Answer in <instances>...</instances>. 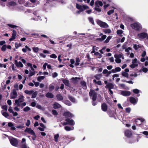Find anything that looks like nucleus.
Segmentation results:
<instances>
[{"instance_id": "nucleus-1", "label": "nucleus", "mask_w": 148, "mask_h": 148, "mask_svg": "<svg viewBox=\"0 0 148 148\" xmlns=\"http://www.w3.org/2000/svg\"><path fill=\"white\" fill-rule=\"evenodd\" d=\"M24 132H27L29 134H31L33 136L32 139L33 140H36V136L35 133L34 131L30 128L26 127L24 130Z\"/></svg>"}, {"instance_id": "nucleus-2", "label": "nucleus", "mask_w": 148, "mask_h": 148, "mask_svg": "<svg viewBox=\"0 0 148 148\" xmlns=\"http://www.w3.org/2000/svg\"><path fill=\"white\" fill-rule=\"evenodd\" d=\"M130 26L133 29L136 30H139L140 29L142 28L141 24L138 23H135L131 24Z\"/></svg>"}, {"instance_id": "nucleus-3", "label": "nucleus", "mask_w": 148, "mask_h": 148, "mask_svg": "<svg viewBox=\"0 0 148 148\" xmlns=\"http://www.w3.org/2000/svg\"><path fill=\"white\" fill-rule=\"evenodd\" d=\"M97 23V24L101 28H106L109 27L108 25L106 23L100 20H98Z\"/></svg>"}, {"instance_id": "nucleus-4", "label": "nucleus", "mask_w": 148, "mask_h": 148, "mask_svg": "<svg viewBox=\"0 0 148 148\" xmlns=\"http://www.w3.org/2000/svg\"><path fill=\"white\" fill-rule=\"evenodd\" d=\"M76 7L81 12H82L86 9L89 8V7L86 5H80L78 4H76Z\"/></svg>"}, {"instance_id": "nucleus-5", "label": "nucleus", "mask_w": 148, "mask_h": 148, "mask_svg": "<svg viewBox=\"0 0 148 148\" xmlns=\"http://www.w3.org/2000/svg\"><path fill=\"white\" fill-rule=\"evenodd\" d=\"M114 57L116 59L115 61L117 63H120L121 62V58H122L123 59H124L123 56L121 54H116L114 55Z\"/></svg>"}, {"instance_id": "nucleus-6", "label": "nucleus", "mask_w": 148, "mask_h": 148, "mask_svg": "<svg viewBox=\"0 0 148 148\" xmlns=\"http://www.w3.org/2000/svg\"><path fill=\"white\" fill-rule=\"evenodd\" d=\"M89 94L90 97H92L93 101L96 100L97 94L94 90H91L89 92Z\"/></svg>"}, {"instance_id": "nucleus-7", "label": "nucleus", "mask_w": 148, "mask_h": 148, "mask_svg": "<svg viewBox=\"0 0 148 148\" xmlns=\"http://www.w3.org/2000/svg\"><path fill=\"white\" fill-rule=\"evenodd\" d=\"M15 105H16L18 107L23 108L26 105V102H22L17 100H15Z\"/></svg>"}, {"instance_id": "nucleus-8", "label": "nucleus", "mask_w": 148, "mask_h": 148, "mask_svg": "<svg viewBox=\"0 0 148 148\" xmlns=\"http://www.w3.org/2000/svg\"><path fill=\"white\" fill-rule=\"evenodd\" d=\"M10 141L12 145L15 147H17L18 142L17 139L14 138H12L10 139Z\"/></svg>"}, {"instance_id": "nucleus-9", "label": "nucleus", "mask_w": 148, "mask_h": 148, "mask_svg": "<svg viewBox=\"0 0 148 148\" xmlns=\"http://www.w3.org/2000/svg\"><path fill=\"white\" fill-rule=\"evenodd\" d=\"M143 47V46L141 44H133V48L136 51H138L140 49H142Z\"/></svg>"}, {"instance_id": "nucleus-10", "label": "nucleus", "mask_w": 148, "mask_h": 148, "mask_svg": "<svg viewBox=\"0 0 148 148\" xmlns=\"http://www.w3.org/2000/svg\"><path fill=\"white\" fill-rule=\"evenodd\" d=\"M138 37L140 39H144L147 37L148 39V35H147V34L145 32L140 33L138 34Z\"/></svg>"}, {"instance_id": "nucleus-11", "label": "nucleus", "mask_w": 148, "mask_h": 148, "mask_svg": "<svg viewBox=\"0 0 148 148\" xmlns=\"http://www.w3.org/2000/svg\"><path fill=\"white\" fill-rule=\"evenodd\" d=\"M132 64L130 65V67L132 69L138 66L136 58H135L133 59L132 61Z\"/></svg>"}, {"instance_id": "nucleus-12", "label": "nucleus", "mask_w": 148, "mask_h": 148, "mask_svg": "<svg viewBox=\"0 0 148 148\" xmlns=\"http://www.w3.org/2000/svg\"><path fill=\"white\" fill-rule=\"evenodd\" d=\"M145 120L144 119H137L135 121V122L136 125H142V123L144 122Z\"/></svg>"}, {"instance_id": "nucleus-13", "label": "nucleus", "mask_w": 148, "mask_h": 148, "mask_svg": "<svg viewBox=\"0 0 148 148\" xmlns=\"http://www.w3.org/2000/svg\"><path fill=\"white\" fill-rule=\"evenodd\" d=\"M99 35V36H101V38H97V40L101 42L103 41L107 37V36L106 35H103V34L102 33H100Z\"/></svg>"}, {"instance_id": "nucleus-14", "label": "nucleus", "mask_w": 148, "mask_h": 148, "mask_svg": "<svg viewBox=\"0 0 148 148\" xmlns=\"http://www.w3.org/2000/svg\"><path fill=\"white\" fill-rule=\"evenodd\" d=\"M130 102L132 104H136L138 101V98L133 97H130Z\"/></svg>"}, {"instance_id": "nucleus-15", "label": "nucleus", "mask_w": 148, "mask_h": 148, "mask_svg": "<svg viewBox=\"0 0 148 148\" xmlns=\"http://www.w3.org/2000/svg\"><path fill=\"white\" fill-rule=\"evenodd\" d=\"M11 99H15L17 96V94L16 91L15 90H13L11 94Z\"/></svg>"}, {"instance_id": "nucleus-16", "label": "nucleus", "mask_w": 148, "mask_h": 148, "mask_svg": "<svg viewBox=\"0 0 148 148\" xmlns=\"http://www.w3.org/2000/svg\"><path fill=\"white\" fill-rule=\"evenodd\" d=\"M16 34V32L15 30H13V33L12 34V37L9 39V40L12 41L15 39Z\"/></svg>"}, {"instance_id": "nucleus-17", "label": "nucleus", "mask_w": 148, "mask_h": 148, "mask_svg": "<svg viewBox=\"0 0 148 148\" xmlns=\"http://www.w3.org/2000/svg\"><path fill=\"white\" fill-rule=\"evenodd\" d=\"M121 94L125 96H128L130 95L131 92L130 91H122Z\"/></svg>"}, {"instance_id": "nucleus-18", "label": "nucleus", "mask_w": 148, "mask_h": 148, "mask_svg": "<svg viewBox=\"0 0 148 148\" xmlns=\"http://www.w3.org/2000/svg\"><path fill=\"white\" fill-rule=\"evenodd\" d=\"M65 121L68 122V124L71 125H74L75 124V122L72 119H69L66 118Z\"/></svg>"}, {"instance_id": "nucleus-19", "label": "nucleus", "mask_w": 148, "mask_h": 148, "mask_svg": "<svg viewBox=\"0 0 148 148\" xmlns=\"http://www.w3.org/2000/svg\"><path fill=\"white\" fill-rule=\"evenodd\" d=\"M15 64L17 67L22 68L23 66V65L21 62H18L16 60H15Z\"/></svg>"}, {"instance_id": "nucleus-20", "label": "nucleus", "mask_w": 148, "mask_h": 148, "mask_svg": "<svg viewBox=\"0 0 148 148\" xmlns=\"http://www.w3.org/2000/svg\"><path fill=\"white\" fill-rule=\"evenodd\" d=\"M63 116L66 117H73V115L69 111H66L64 112L63 113Z\"/></svg>"}, {"instance_id": "nucleus-21", "label": "nucleus", "mask_w": 148, "mask_h": 148, "mask_svg": "<svg viewBox=\"0 0 148 148\" xmlns=\"http://www.w3.org/2000/svg\"><path fill=\"white\" fill-rule=\"evenodd\" d=\"M103 5V3L101 1L97 0L96 1L95 3V6L99 7L100 6L101 7Z\"/></svg>"}, {"instance_id": "nucleus-22", "label": "nucleus", "mask_w": 148, "mask_h": 148, "mask_svg": "<svg viewBox=\"0 0 148 148\" xmlns=\"http://www.w3.org/2000/svg\"><path fill=\"white\" fill-rule=\"evenodd\" d=\"M106 88H108L109 89H113L114 88V85L111 83H107L106 84Z\"/></svg>"}, {"instance_id": "nucleus-23", "label": "nucleus", "mask_w": 148, "mask_h": 148, "mask_svg": "<svg viewBox=\"0 0 148 148\" xmlns=\"http://www.w3.org/2000/svg\"><path fill=\"white\" fill-rule=\"evenodd\" d=\"M125 136L128 137H129L132 135L131 131L129 130H126L125 132Z\"/></svg>"}, {"instance_id": "nucleus-24", "label": "nucleus", "mask_w": 148, "mask_h": 148, "mask_svg": "<svg viewBox=\"0 0 148 148\" xmlns=\"http://www.w3.org/2000/svg\"><path fill=\"white\" fill-rule=\"evenodd\" d=\"M101 108L103 111H106L107 109V106L105 103H103L101 105Z\"/></svg>"}, {"instance_id": "nucleus-25", "label": "nucleus", "mask_w": 148, "mask_h": 148, "mask_svg": "<svg viewBox=\"0 0 148 148\" xmlns=\"http://www.w3.org/2000/svg\"><path fill=\"white\" fill-rule=\"evenodd\" d=\"M25 48H23L22 51L24 53H26L27 50L29 51H31V49L29 48L27 45H26Z\"/></svg>"}, {"instance_id": "nucleus-26", "label": "nucleus", "mask_w": 148, "mask_h": 148, "mask_svg": "<svg viewBox=\"0 0 148 148\" xmlns=\"http://www.w3.org/2000/svg\"><path fill=\"white\" fill-rule=\"evenodd\" d=\"M80 84L83 88L84 89H86L87 86L86 82L84 81H82L81 82Z\"/></svg>"}, {"instance_id": "nucleus-27", "label": "nucleus", "mask_w": 148, "mask_h": 148, "mask_svg": "<svg viewBox=\"0 0 148 148\" xmlns=\"http://www.w3.org/2000/svg\"><path fill=\"white\" fill-rule=\"evenodd\" d=\"M103 32L106 34H111L112 33L111 30L110 29H103Z\"/></svg>"}, {"instance_id": "nucleus-28", "label": "nucleus", "mask_w": 148, "mask_h": 148, "mask_svg": "<svg viewBox=\"0 0 148 148\" xmlns=\"http://www.w3.org/2000/svg\"><path fill=\"white\" fill-rule=\"evenodd\" d=\"M61 106L58 103L56 102L53 105V108L55 109L60 108Z\"/></svg>"}, {"instance_id": "nucleus-29", "label": "nucleus", "mask_w": 148, "mask_h": 148, "mask_svg": "<svg viewBox=\"0 0 148 148\" xmlns=\"http://www.w3.org/2000/svg\"><path fill=\"white\" fill-rule=\"evenodd\" d=\"M21 102H23L25 101L24 97L23 95H21L18 99H16Z\"/></svg>"}, {"instance_id": "nucleus-30", "label": "nucleus", "mask_w": 148, "mask_h": 148, "mask_svg": "<svg viewBox=\"0 0 148 148\" xmlns=\"http://www.w3.org/2000/svg\"><path fill=\"white\" fill-rule=\"evenodd\" d=\"M45 96L47 97L50 98H52L54 97L53 94L52 93L49 92L47 93Z\"/></svg>"}, {"instance_id": "nucleus-31", "label": "nucleus", "mask_w": 148, "mask_h": 148, "mask_svg": "<svg viewBox=\"0 0 148 148\" xmlns=\"http://www.w3.org/2000/svg\"><path fill=\"white\" fill-rule=\"evenodd\" d=\"M8 126L10 127V129L12 130H16V128L14 127L13 124L11 122L9 123L8 124Z\"/></svg>"}, {"instance_id": "nucleus-32", "label": "nucleus", "mask_w": 148, "mask_h": 148, "mask_svg": "<svg viewBox=\"0 0 148 148\" xmlns=\"http://www.w3.org/2000/svg\"><path fill=\"white\" fill-rule=\"evenodd\" d=\"M121 71V69L119 67H116L114 69H112V73H114L116 72H119Z\"/></svg>"}, {"instance_id": "nucleus-33", "label": "nucleus", "mask_w": 148, "mask_h": 148, "mask_svg": "<svg viewBox=\"0 0 148 148\" xmlns=\"http://www.w3.org/2000/svg\"><path fill=\"white\" fill-rule=\"evenodd\" d=\"M71 79L74 83H77L80 79V78L76 77H73Z\"/></svg>"}, {"instance_id": "nucleus-34", "label": "nucleus", "mask_w": 148, "mask_h": 148, "mask_svg": "<svg viewBox=\"0 0 148 148\" xmlns=\"http://www.w3.org/2000/svg\"><path fill=\"white\" fill-rule=\"evenodd\" d=\"M57 99L60 101H62L63 99V97L60 94H58L56 95Z\"/></svg>"}, {"instance_id": "nucleus-35", "label": "nucleus", "mask_w": 148, "mask_h": 148, "mask_svg": "<svg viewBox=\"0 0 148 148\" xmlns=\"http://www.w3.org/2000/svg\"><path fill=\"white\" fill-rule=\"evenodd\" d=\"M63 82L65 84V85L68 86H70V84L69 83V81L66 79H64L63 80Z\"/></svg>"}, {"instance_id": "nucleus-36", "label": "nucleus", "mask_w": 148, "mask_h": 148, "mask_svg": "<svg viewBox=\"0 0 148 148\" xmlns=\"http://www.w3.org/2000/svg\"><path fill=\"white\" fill-rule=\"evenodd\" d=\"M123 31L121 30H118L116 31L117 34L119 35L120 36L122 37L123 36L122 34H123Z\"/></svg>"}, {"instance_id": "nucleus-37", "label": "nucleus", "mask_w": 148, "mask_h": 148, "mask_svg": "<svg viewBox=\"0 0 148 148\" xmlns=\"http://www.w3.org/2000/svg\"><path fill=\"white\" fill-rule=\"evenodd\" d=\"M59 136V134H57L54 135V141L56 142H58V138Z\"/></svg>"}, {"instance_id": "nucleus-38", "label": "nucleus", "mask_w": 148, "mask_h": 148, "mask_svg": "<svg viewBox=\"0 0 148 148\" xmlns=\"http://www.w3.org/2000/svg\"><path fill=\"white\" fill-rule=\"evenodd\" d=\"M1 113L6 118H8L9 116L7 112H4L3 110L1 111Z\"/></svg>"}, {"instance_id": "nucleus-39", "label": "nucleus", "mask_w": 148, "mask_h": 148, "mask_svg": "<svg viewBox=\"0 0 148 148\" xmlns=\"http://www.w3.org/2000/svg\"><path fill=\"white\" fill-rule=\"evenodd\" d=\"M80 62L79 58H77L76 59L75 63V65L76 66H78L79 64V62Z\"/></svg>"}, {"instance_id": "nucleus-40", "label": "nucleus", "mask_w": 148, "mask_h": 148, "mask_svg": "<svg viewBox=\"0 0 148 148\" xmlns=\"http://www.w3.org/2000/svg\"><path fill=\"white\" fill-rule=\"evenodd\" d=\"M34 92V91L33 90H25L24 91V92L26 94L28 95H31Z\"/></svg>"}, {"instance_id": "nucleus-41", "label": "nucleus", "mask_w": 148, "mask_h": 148, "mask_svg": "<svg viewBox=\"0 0 148 148\" xmlns=\"http://www.w3.org/2000/svg\"><path fill=\"white\" fill-rule=\"evenodd\" d=\"M64 129L67 131H69L71 130H73L74 129V127H73L72 128L68 126H66L64 127Z\"/></svg>"}, {"instance_id": "nucleus-42", "label": "nucleus", "mask_w": 148, "mask_h": 148, "mask_svg": "<svg viewBox=\"0 0 148 148\" xmlns=\"http://www.w3.org/2000/svg\"><path fill=\"white\" fill-rule=\"evenodd\" d=\"M30 37H34L35 38H37L39 36V35L37 33H32L31 34Z\"/></svg>"}, {"instance_id": "nucleus-43", "label": "nucleus", "mask_w": 148, "mask_h": 148, "mask_svg": "<svg viewBox=\"0 0 148 148\" xmlns=\"http://www.w3.org/2000/svg\"><path fill=\"white\" fill-rule=\"evenodd\" d=\"M45 78L44 76H39L37 77V80L39 82H41L42 80H43Z\"/></svg>"}, {"instance_id": "nucleus-44", "label": "nucleus", "mask_w": 148, "mask_h": 148, "mask_svg": "<svg viewBox=\"0 0 148 148\" xmlns=\"http://www.w3.org/2000/svg\"><path fill=\"white\" fill-rule=\"evenodd\" d=\"M36 107L38 109L41 110H45L44 108L42 107L41 105L38 104H37L36 105Z\"/></svg>"}, {"instance_id": "nucleus-45", "label": "nucleus", "mask_w": 148, "mask_h": 148, "mask_svg": "<svg viewBox=\"0 0 148 148\" xmlns=\"http://www.w3.org/2000/svg\"><path fill=\"white\" fill-rule=\"evenodd\" d=\"M112 38V36H108L106 39L105 41L104 42L106 43H108L110 40Z\"/></svg>"}, {"instance_id": "nucleus-46", "label": "nucleus", "mask_w": 148, "mask_h": 148, "mask_svg": "<svg viewBox=\"0 0 148 148\" xmlns=\"http://www.w3.org/2000/svg\"><path fill=\"white\" fill-rule=\"evenodd\" d=\"M94 55L95 56H98V58H101L102 56V55L98 52H95Z\"/></svg>"}, {"instance_id": "nucleus-47", "label": "nucleus", "mask_w": 148, "mask_h": 148, "mask_svg": "<svg viewBox=\"0 0 148 148\" xmlns=\"http://www.w3.org/2000/svg\"><path fill=\"white\" fill-rule=\"evenodd\" d=\"M69 99L72 102L75 103L76 102L75 99L71 96H69Z\"/></svg>"}, {"instance_id": "nucleus-48", "label": "nucleus", "mask_w": 148, "mask_h": 148, "mask_svg": "<svg viewBox=\"0 0 148 148\" xmlns=\"http://www.w3.org/2000/svg\"><path fill=\"white\" fill-rule=\"evenodd\" d=\"M54 89V87L52 84H50L49 86V90L50 91H52Z\"/></svg>"}, {"instance_id": "nucleus-49", "label": "nucleus", "mask_w": 148, "mask_h": 148, "mask_svg": "<svg viewBox=\"0 0 148 148\" xmlns=\"http://www.w3.org/2000/svg\"><path fill=\"white\" fill-rule=\"evenodd\" d=\"M7 26H9L10 27L12 28H14L15 27H18L17 26L10 24H7L6 25V27Z\"/></svg>"}, {"instance_id": "nucleus-50", "label": "nucleus", "mask_w": 148, "mask_h": 148, "mask_svg": "<svg viewBox=\"0 0 148 148\" xmlns=\"http://www.w3.org/2000/svg\"><path fill=\"white\" fill-rule=\"evenodd\" d=\"M94 9L96 11H97L98 12H99L101 11V8L99 7L95 6Z\"/></svg>"}, {"instance_id": "nucleus-51", "label": "nucleus", "mask_w": 148, "mask_h": 148, "mask_svg": "<svg viewBox=\"0 0 148 148\" xmlns=\"http://www.w3.org/2000/svg\"><path fill=\"white\" fill-rule=\"evenodd\" d=\"M122 75L123 76L125 77H128L129 76L128 74L127 73H126L125 72H124V71L122 72Z\"/></svg>"}, {"instance_id": "nucleus-52", "label": "nucleus", "mask_w": 148, "mask_h": 148, "mask_svg": "<svg viewBox=\"0 0 148 148\" xmlns=\"http://www.w3.org/2000/svg\"><path fill=\"white\" fill-rule=\"evenodd\" d=\"M30 110V108L29 107L26 106L23 108V111L24 112H26L29 110Z\"/></svg>"}, {"instance_id": "nucleus-53", "label": "nucleus", "mask_w": 148, "mask_h": 148, "mask_svg": "<svg viewBox=\"0 0 148 148\" xmlns=\"http://www.w3.org/2000/svg\"><path fill=\"white\" fill-rule=\"evenodd\" d=\"M37 95V93L36 92H33L32 94V98H35L36 97Z\"/></svg>"}, {"instance_id": "nucleus-54", "label": "nucleus", "mask_w": 148, "mask_h": 148, "mask_svg": "<svg viewBox=\"0 0 148 148\" xmlns=\"http://www.w3.org/2000/svg\"><path fill=\"white\" fill-rule=\"evenodd\" d=\"M108 114L110 117H113L114 116V111H111V112H108Z\"/></svg>"}, {"instance_id": "nucleus-55", "label": "nucleus", "mask_w": 148, "mask_h": 148, "mask_svg": "<svg viewBox=\"0 0 148 148\" xmlns=\"http://www.w3.org/2000/svg\"><path fill=\"white\" fill-rule=\"evenodd\" d=\"M30 1L32 3H34V5H36L39 4V2L38 1H36L35 0H30Z\"/></svg>"}, {"instance_id": "nucleus-56", "label": "nucleus", "mask_w": 148, "mask_h": 148, "mask_svg": "<svg viewBox=\"0 0 148 148\" xmlns=\"http://www.w3.org/2000/svg\"><path fill=\"white\" fill-rule=\"evenodd\" d=\"M88 19L90 22L93 25H95L94 22L93 18L92 17H89Z\"/></svg>"}, {"instance_id": "nucleus-57", "label": "nucleus", "mask_w": 148, "mask_h": 148, "mask_svg": "<svg viewBox=\"0 0 148 148\" xmlns=\"http://www.w3.org/2000/svg\"><path fill=\"white\" fill-rule=\"evenodd\" d=\"M64 103L65 104L68 106H70L71 105V103L69 100H65L64 101Z\"/></svg>"}, {"instance_id": "nucleus-58", "label": "nucleus", "mask_w": 148, "mask_h": 148, "mask_svg": "<svg viewBox=\"0 0 148 148\" xmlns=\"http://www.w3.org/2000/svg\"><path fill=\"white\" fill-rule=\"evenodd\" d=\"M114 10H111L108 11L107 12V14L108 15H110L111 14H113L114 12Z\"/></svg>"}, {"instance_id": "nucleus-59", "label": "nucleus", "mask_w": 148, "mask_h": 148, "mask_svg": "<svg viewBox=\"0 0 148 148\" xmlns=\"http://www.w3.org/2000/svg\"><path fill=\"white\" fill-rule=\"evenodd\" d=\"M6 45H3L1 48V50L3 51H5L6 50Z\"/></svg>"}, {"instance_id": "nucleus-60", "label": "nucleus", "mask_w": 148, "mask_h": 148, "mask_svg": "<svg viewBox=\"0 0 148 148\" xmlns=\"http://www.w3.org/2000/svg\"><path fill=\"white\" fill-rule=\"evenodd\" d=\"M35 74V71H30L29 73V76L30 77Z\"/></svg>"}, {"instance_id": "nucleus-61", "label": "nucleus", "mask_w": 148, "mask_h": 148, "mask_svg": "<svg viewBox=\"0 0 148 148\" xmlns=\"http://www.w3.org/2000/svg\"><path fill=\"white\" fill-rule=\"evenodd\" d=\"M102 1H103V2L104 4H105L103 7H104V9H105L107 8V7H108L110 5L108 4H106V2H104L103 1V0H102Z\"/></svg>"}, {"instance_id": "nucleus-62", "label": "nucleus", "mask_w": 148, "mask_h": 148, "mask_svg": "<svg viewBox=\"0 0 148 148\" xmlns=\"http://www.w3.org/2000/svg\"><path fill=\"white\" fill-rule=\"evenodd\" d=\"M133 91L134 93L138 94L140 92L139 90L137 89H134L133 90Z\"/></svg>"}, {"instance_id": "nucleus-63", "label": "nucleus", "mask_w": 148, "mask_h": 148, "mask_svg": "<svg viewBox=\"0 0 148 148\" xmlns=\"http://www.w3.org/2000/svg\"><path fill=\"white\" fill-rule=\"evenodd\" d=\"M33 50L34 52L37 53L39 50V49L38 47H33Z\"/></svg>"}, {"instance_id": "nucleus-64", "label": "nucleus", "mask_w": 148, "mask_h": 148, "mask_svg": "<svg viewBox=\"0 0 148 148\" xmlns=\"http://www.w3.org/2000/svg\"><path fill=\"white\" fill-rule=\"evenodd\" d=\"M21 148H27L26 143H25L21 146Z\"/></svg>"}]
</instances>
